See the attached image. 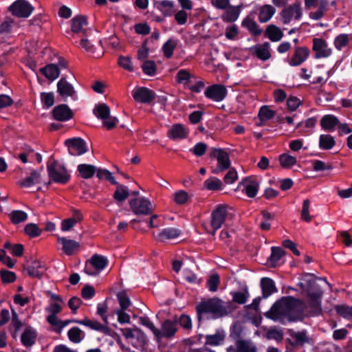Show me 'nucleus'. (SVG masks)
I'll return each instance as SVG.
<instances>
[{
  "label": "nucleus",
  "mask_w": 352,
  "mask_h": 352,
  "mask_svg": "<svg viewBox=\"0 0 352 352\" xmlns=\"http://www.w3.org/2000/svg\"><path fill=\"white\" fill-rule=\"evenodd\" d=\"M96 175L100 179H106L112 184H117V182L114 177L112 176L111 173L108 170L98 168L96 169Z\"/></svg>",
  "instance_id": "obj_54"
},
{
  "label": "nucleus",
  "mask_w": 352,
  "mask_h": 352,
  "mask_svg": "<svg viewBox=\"0 0 352 352\" xmlns=\"http://www.w3.org/2000/svg\"><path fill=\"white\" fill-rule=\"evenodd\" d=\"M181 231L177 228H168L163 229L158 234V238L161 241L168 239H173L179 236Z\"/></svg>",
  "instance_id": "obj_37"
},
{
  "label": "nucleus",
  "mask_w": 352,
  "mask_h": 352,
  "mask_svg": "<svg viewBox=\"0 0 352 352\" xmlns=\"http://www.w3.org/2000/svg\"><path fill=\"white\" fill-rule=\"evenodd\" d=\"M57 91L64 98L68 97L75 98L76 91L74 87L65 78H62L57 83Z\"/></svg>",
  "instance_id": "obj_16"
},
{
  "label": "nucleus",
  "mask_w": 352,
  "mask_h": 352,
  "mask_svg": "<svg viewBox=\"0 0 352 352\" xmlns=\"http://www.w3.org/2000/svg\"><path fill=\"white\" fill-rule=\"evenodd\" d=\"M94 113L97 118L102 120L110 115V109L105 103H101L95 107Z\"/></svg>",
  "instance_id": "obj_45"
},
{
  "label": "nucleus",
  "mask_w": 352,
  "mask_h": 352,
  "mask_svg": "<svg viewBox=\"0 0 352 352\" xmlns=\"http://www.w3.org/2000/svg\"><path fill=\"white\" fill-rule=\"evenodd\" d=\"M118 64L123 69L131 72L133 69V64L129 56H120L118 58Z\"/></svg>",
  "instance_id": "obj_64"
},
{
  "label": "nucleus",
  "mask_w": 352,
  "mask_h": 352,
  "mask_svg": "<svg viewBox=\"0 0 352 352\" xmlns=\"http://www.w3.org/2000/svg\"><path fill=\"white\" fill-rule=\"evenodd\" d=\"M77 169L80 176L83 179L92 177L96 170V168L94 166L85 164H79Z\"/></svg>",
  "instance_id": "obj_38"
},
{
  "label": "nucleus",
  "mask_w": 352,
  "mask_h": 352,
  "mask_svg": "<svg viewBox=\"0 0 352 352\" xmlns=\"http://www.w3.org/2000/svg\"><path fill=\"white\" fill-rule=\"evenodd\" d=\"M129 206L131 210L138 215L151 214L154 206L152 203L144 197L132 199L129 201Z\"/></svg>",
  "instance_id": "obj_9"
},
{
  "label": "nucleus",
  "mask_w": 352,
  "mask_h": 352,
  "mask_svg": "<svg viewBox=\"0 0 352 352\" xmlns=\"http://www.w3.org/2000/svg\"><path fill=\"white\" fill-rule=\"evenodd\" d=\"M37 333L34 329L31 327H27L23 330V346L26 347L32 346L36 342Z\"/></svg>",
  "instance_id": "obj_29"
},
{
  "label": "nucleus",
  "mask_w": 352,
  "mask_h": 352,
  "mask_svg": "<svg viewBox=\"0 0 352 352\" xmlns=\"http://www.w3.org/2000/svg\"><path fill=\"white\" fill-rule=\"evenodd\" d=\"M134 100L141 103H149L155 98V94L146 87H138L132 92Z\"/></svg>",
  "instance_id": "obj_14"
},
{
  "label": "nucleus",
  "mask_w": 352,
  "mask_h": 352,
  "mask_svg": "<svg viewBox=\"0 0 352 352\" xmlns=\"http://www.w3.org/2000/svg\"><path fill=\"white\" fill-rule=\"evenodd\" d=\"M271 250L272 254L269 261L272 267H276L280 258L285 256V252L280 247H272Z\"/></svg>",
  "instance_id": "obj_39"
},
{
  "label": "nucleus",
  "mask_w": 352,
  "mask_h": 352,
  "mask_svg": "<svg viewBox=\"0 0 352 352\" xmlns=\"http://www.w3.org/2000/svg\"><path fill=\"white\" fill-rule=\"evenodd\" d=\"M337 313L345 318H352V307L347 305H337L335 307Z\"/></svg>",
  "instance_id": "obj_57"
},
{
  "label": "nucleus",
  "mask_w": 352,
  "mask_h": 352,
  "mask_svg": "<svg viewBox=\"0 0 352 352\" xmlns=\"http://www.w3.org/2000/svg\"><path fill=\"white\" fill-rule=\"evenodd\" d=\"M269 49L270 44L268 43H265L263 45L254 46L251 48V50L252 53L257 56V58L263 60H266L271 56Z\"/></svg>",
  "instance_id": "obj_24"
},
{
  "label": "nucleus",
  "mask_w": 352,
  "mask_h": 352,
  "mask_svg": "<svg viewBox=\"0 0 352 352\" xmlns=\"http://www.w3.org/2000/svg\"><path fill=\"white\" fill-rule=\"evenodd\" d=\"M276 10L271 5H265L260 8L258 20L261 23L267 22L275 14Z\"/></svg>",
  "instance_id": "obj_32"
},
{
  "label": "nucleus",
  "mask_w": 352,
  "mask_h": 352,
  "mask_svg": "<svg viewBox=\"0 0 352 352\" xmlns=\"http://www.w3.org/2000/svg\"><path fill=\"white\" fill-rule=\"evenodd\" d=\"M243 184L244 186L243 190L248 197H255L259 186L258 182L256 179L248 178L243 181Z\"/></svg>",
  "instance_id": "obj_26"
},
{
  "label": "nucleus",
  "mask_w": 352,
  "mask_h": 352,
  "mask_svg": "<svg viewBox=\"0 0 352 352\" xmlns=\"http://www.w3.org/2000/svg\"><path fill=\"white\" fill-rule=\"evenodd\" d=\"M228 219H232V214L228 212V208L226 205H218L212 212L210 226L211 231H208L212 235L215 234V232L219 230Z\"/></svg>",
  "instance_id": "obj_4"
},
{
  "label": "nucleus",
  "mask_w": 352,
  "mask_h": 352,
  "mask_svg": "<svg viewBox=\"0 0 352 352\" xmlns=\"http://www.w3.org/2000/svg\"><path fill=\"white\" fill-rule=\"evenodd\" d=\"M120 308L119 309L126 310L131 305L129 298L124 292H120L117 295Z\"/></svg>",
  "instance_id": "obj_56"
},
{
  "label": "nucleus",
  "mask_w": 352,
  "mask_h": 352,
  "mask_svg": "<svg viewBox=\"0 0 352 352\" xmlns=\"http://www.w3.org/2000/svg\"><path fill=\"white\" fill-rule=\"evenodd\" d=\"M305 281L307 282V288L303 283H300L298 285L307 292V304L314 312L320 311V300L323 292L320 287L316 283V278L312 274H307Z\"/></svg>",
  "instance_id": "obj_3"
},
{
  "label": "nucleus",
  "mask_w": 352,
  "mask_h": 352,
  "mask_svg": "<svg viewBox=\"0 0 352 352\" xmlns=\"http://www.w3.org/2000/svg\"><path fill=\"white\" fill-rule=\"evenodd\" d=\"M12 317L11 320L12 327V335L13 338L19 337L21 342H22V333H19L21 329V322L19 320V317L14 309L11 307Z\"/></svg>",
  "instance_id": "obj_34"
},
{
  "label": "nucleus",
  "mask_w": 352,
  "mask_h": 352,
  "mask_svg": "<svg viewBox=\"0 0 352 352\" xmlns=\"http://www.w3.org/2000/svg\"><path fill=\"white\" fill-rule=\"evenodd\" d=\"M289 340L293 346H301L309 341V338L305 331H293L290 333Z\"/></svg>",
  "instance_id": "obj_33"
},
{
  "label": "nucleus",
  "mask_w": 352,
  "mask_h": 352,
  "mask_svg": "<svg viewBox=\"0 0 352 352\" xmlns=\"http://www.w3.org/2000/svg\"><path fill=\"white\" fill-rule=\"evenodd\" d=\"M279 162L283 168H288L296 163V158L294 156L285 153L280 155Z\"/></svg>",
  "instance_id": "obj_53"
},
{
  "label": "nucleus",
  "mask_w": 352,
  "mask_h": 352,
  "mask_svg": "<svg viewBox=\"0 0 352 352\" xmlns=\"http://www.w3.org/2000/svg\"><path fill=\"white\" fill-rule=\"evenodd\" d=\"M9 11L14 16L22 17V0H16L10 7Z\"/></svg>",
  "instance_id": "obj_60"
},
{
  "label": "nucleus",
  "mask_w": 352,
  "mask_h": 352,
  "mask_svg": "<svg viewBox=\"0 0 352 352\" xmlns=\"http://www.w3.org/2000/svg\"><path fill=\"white\" fill-rule=\"evenodd\" d=\"M338 124L339 120L333 115H326L320 120L322 128L329 131H333Z\"/></svg>",
  "instance_id": "obj_28"
},
{
  "label": "nucleus",
  "mask_w": 352,
  "mask_h": 352,
  "mask_svg": "<svg viewBox=\"0 0 352 352\" xmlns=\"http://www.w3.org/2000/svg\"><path fill=\"white\" fill-rule=\"evenodd\" d=\"M24 231L30 238H34L40 236L43 230L35 223H28L25 226Z\"/></svg>",
  "instance_id": "obj_49"
},
{
  "label": "nucleus",
  "mask_w": 352,
  "mask_h": 352,
  "mask_svg": "<svg viewBox=\"0 0 352 352\" xmlns=\"http://www.w3.org/2000/svg\"><path fill=\"white\" fill-rule=\"evenodd\" d=\"M236 345V352H256V346L250 342L238 340Z\"/></svg>",
  "instance_id": "obj_48"
},
{
  "label": "nucleus",
  "mask_w": 352,
  "mask_h": 352,
  "mask_svg": "<svg viewBox=\"0 0 352 352\" xmlns=\"http://www.w3.org/2000/svg\"><path fill=\"white\" fill-rule=\"evenodd\" d=\"M45 311L49 314L46 320L49 324L52 325L58 319L57 314L62 311V306L58 302H51L45 308Z\"/></svg>",
  "instance_id": "obj_23"
},
{
  "label": "nucleus",
  "mask_w": 352,
  "mask_h": 352,
  "mask_svg": "<svg viewBox=\"0 0 352 352\" xmlns=\"http://www.w3.org/2000/svg\"><path fill=\"white\" fill-rule=\"evenodd\" d=\"M242 5L238 6H230L224 14L222 15V19L226 22H234L237 20L241 12Z\"/></svg>",
  "instance_id": "obj_27"
},
{
  "label": "nucleus",
  "mask_w": 352,
  "mask_h": 352,
  "mask_svg": "<svg viewBox=\"0 0 352 352\" xmlns=\"http://www.w3.org/2000/svg\"><path fill=\"white\" fill-rule=\"evenodd\" d=\"M242 25L254 35H259L261 33V30L258 28L256 21L249 17L243 21Z\"/></svg>",
  "instance_id": "obj_50"
},
{
  "label": "nucleus",
  "mask_w": 352,
  "mask_h": 352,
  "mask_svg": "<svg viewBox=\"0 0 352 352\" xmlns=\"http://www.w3.org/2000/svg\"><path fill=\"white\" fill-rule=\"evenodd\" d=\"M120 331L122 332V336L126 339H132L134 338H137L139 340H141L144 342L145 338V335L144 332L139 328L135 327L134 329L131 328H123L120 329Z\"/></svg>",
  "instance_id": "obj_30"
},
{
  "label": "nucleus",
  "mask_w": 352,
  "mask_h": 352,
  "mask_svg": "<svg viewBox=\"0 0 352 352\" xmlns=\"http://www.w3.org/2000/svg\"><path fill=\"white\" fill-rule=\"evenodd\" d=\"M192 75L188 70L181 69L177 74L176 81L177 83L185 85L190 81Z\"/></svg>",
  "instance_id": "obj_55"
},
{
  "label": "nucleus",
  "mask_w": 352,
  "mask_h": 352,
  "mask_svg": "<svg viewBox=\"0 0 352 352\" xmlns=\"http://www.w3.org/2000/svg\"><path fill=\"white\" fill-rule=\"evenodd\" d=\"M336 144L333 137L330 135H321L320 136L319 146L322 149L329 150Z\"/></svg>",
  "instance_id": "obj_44"
},
{
  "label": "nucleus",
  "mask_w": 352,
  "mask_h": 352,
  "mask_svg": "<svg viewBox=\"0 0 352 352\" xmlns=\"http://www.w3.org/2000/svg\"><path fill=\"white\" fill-rule=\"evenodd\" d=\"M261 287L263 298H267L277 292L274 281L270 278H263L261 280Z\"/></svg>",
  "instance_id": "obj_25"
},
{
  "label": "nucleus",
  "mask_w": 352,
  "mask_h": 352,
  "mask_svg": "<svg viewBox=\"0 0 352 352\" xmlns=\"http://www.w3.org/2000/svg\"><path fill=\"white\" fill-rule=\"evenodd\" d=\"M4 248L10 251V253L15 256H22V245L14 244L12 245L10 242H6L4 244Z\"/></svg>",
  "instance_id": "obj_58"
},
{
  "label": "nucleus",
  "mask_w": 352,
  "mask_h": 352,
  "mask_svg": "<svg viewBox=\"0 0 352 352\" xmlns=\"http://www.w3.org/2000/svg\"><path fill=\"white\" fill-rule=\"evenodd\" d=\"M68 338L74 343H79L85 337V333L78 327H73L68 331Z\"/></svg>",
  "instance_id": "obj_46"
},
{
  "label": "nucleus",
  "mask_w": 352,
  "mask_h": 352,
  "mask_svg": "<svg viewBox=\"0 0 352 352\" xmlns=\"http://www.w3.org/2000/svg\"><path fill=\"white\" fill-rule=\"evenodd\" d=\"M41 72L50 80L56 79L60 74L59 67L56 64H49L41 69Z\"/></svg>",
  "instance_id": "obj_31"
},
{
  "label": "nucleus",
  "mask_w": 352,
  "mask_h": 352,
  "mask_svg": "<svg viewBox=\"0 0 352 352\" xmlns=\"http://www.w3.org/2000/svg\"><path fill=\"white\" fill-rule=\"evenodd\" d=\"M156 8L163 13L164 15H170L173 11V2L168 0H164L155 3Z\"/></svg>",
  "instance_id": "obj_43"
},
{
  "label": "nucleus",
  "mask_w": 352,
  "mask_h": 352,
  "mask_svg": "<svg viewBox=\"0 0 352 352\" xmlns=\"http://www.w3.org/2000/svg\"><path fill=\"white\" fill-rule=\"evenodd\" d=\"M40 268H41L40 263L37 261H34L32 262L31 265H28L25 268V271L29 276L41 278V273L39 271Z\"/></svg>",
  "instance_id": "obj_47"
},
{
  "label": "nucleus",
  "mask_w": 352,
  "mask_h": 352,
  "mask_svg": "<svg viewBox=\"0 0 352 352\" xmlns=\"http://www.w3.org/2000/svg\"><path fill=\"white\" fill-rule=\"evenodd\" d=\"M225 333L223 331H217L213 335L206 336L205 344L218 346L220 345L225 339Z\"/></svg>",
  "instance_id": "obj_36"
},
{
  "label": "nucleus",
  "mask_w": 352,
  "mask_h": 352,
  "mask_svg": "<svg viewBox=\"0 0 352 352\" xmlns=\"http://www.w3.org/2000/svg\"><path fill=\"white\" fill-rule=\"evenodd\" d=\"M87 21L85 16L78 15L72 19V30L76 34L85 35L87 32Z\"/></svg>",
  "instance_id": "obj_18"
},
{
  "label": "nucleus",
  "mask_w": 352,
  "mask_h": 352,
  "mask_svg": "<svg viewBox=\"0 0 352 352\" xmlns=\"http://www.w3.org/2000/svg\"><path fill=\"white\" fill-rule=\"evenodd\" d=\"M69 153L72 155H80L87 151L85 142L80 138H74L65 140Z\"/></svg>",
  "instance_id": "obj_12"
},
{
  "label": "nucleus",
  "mask_w": 352,
  "mask_h": 352,
  "mask_svg": "<svg viewBox=\"0 0 352 352\" xmlns=\"http://www.w3.org/2000/svg\"><path fill=\"white\" fill-rule=\"evenodd\" d=\"M41 21L40 15H36L30 19L23 20V28H25L28 32L39 30L41 28Z\"/></svg>",
  "instance_id": "obj_35"
},
{
  "label": "nucleus",
  "mask_w": 352,
  "mask_h": 352,
  "mask_svg": "<svg viewBox=\"0 0 352 352\" xmlns=\"http://www.w3.org/2000/svg\"><path fill=\"white\" fill-rule=\"evenodd\" d=\"M74 322L87 326L91 329L100 331L106 335H109L110 333V329L107 326L101 324L97 320H90L87 318H85L84 320L74 321Z\"/></svg>",
  "instance_id": "obj_20"
},
{
  "label": "nucleus",
  "mask_w": 352,
  "mask_h": 352,
  "mask_svg": "<svg viewBox=\"0 0 352 352\" xmlns=\"http://www.w3.org/2000/svg\"><path fill=\"white\" fill-rule=\"evenodd\" d=\"M266 33L268 38L274 42L280 41L283 36L281 30L274 25H270L267 28Z\"/></svg>",
  "instance_id": "obj_42"
},
{
  "label": "nucleus",
  "mask_w": 352,
  "mask_h": 352,
  "mask_svg": "<svg viewBox=\"0 0 352 352\" xmlns=\"http://www.w3.org/2000/svg\"><path fill=\"white\" fill-rule=\"evenodd\" d=\"M219 283L220 279L219 275L217 274L211 275L207 281L208 289L210 292H216L218 289Z\"/></svg>",
  "instance_id": "obj_62"
},
{
  "label": "nucleus",
  "mask_w": 352,
  "mask_h": 352,
  "mask_svg": "<svg viewBox=\"0 0 352 352\" xmlns=\"http://www.w3.org/2000/svg\"><path fill=\"white\" fill-rule=\"evenodd\" d=\"M42 176L41 171L38 170H30L25 172L23 177V192H35L41 189Z\"/></svg>",
  "instance_id": "obj_6"
},
{
  "label": "nucleus",
  "mask_w": 352,
  "mask_h": 352,
  "mask_svg": "<svg viewBox=\"0 0 352 352\" xmlns=\"http://www.w3.org/2000/svg\"><path fill=\"white\" fill-rule=\"evenodd\" d=\"M176 324L170 320L164 321L160 330V334L157 337V341H160L163 338H170L173 337L177 331Z\"/></svg>",
  "instance_id": "obj_17"
},
{
  "label": "nucleus",
  "mask_w": 352,
  "mask_h": 352,
  "mask_svg": "<svg viewBox=\"0 0 352 352\" xmlns=\"http://www.w3.org/2000/svg\"><path fill=\"white\" fill-rule=\"evenodd\" d=\"M276 112L267 106H263L258 112V118L261 122L267 121L274 117Z\"/></svg>",
  "instance_id": "obj_51"
},
{
  "label": "nucleus",
  "mask_w": 352,
  "mask_h": 352,
  "mask_svg": "<svg viewBox=\"0 0 352 352\" xmlns=\"http://www.w3.org/2000/svg\"><path fill=\"white\" fill-rule=\"evenodd\" d=\"M188 130L181 124H175L168 130L167 135L173 140L184 139L188 137Z\"/></svg>",
  "instance_id": "obj_21"
},
{
  "label": "nucleus",
  "mask_w": 352,
  "mask_h": 352,
  "mask_svg": "<svg viewBox=\"0 0 352 352\" xmlns=\"http://www.w3.org/2000/svg\"><path fill=\"white\" fill-rule=\"evenodd\" d=\"M309 55V50L305 47H299L295 49L294 55L289 60L292 66H298L305 62Z\"/></svg>",
  "instance_id": "obj_19"
},
{
  "label": "nucleus",
  "mask_w": 352,
  "mask_h": 352,
  "mask_svg": "<svg viewBox=\"0 0 352 352\" xmlns=\"http://www.w3.org/2000/svg\"><path fill=\"white\" fill-rule=\"evenodd\" d=\"M177 44L178 41L176 39L170 38L163 45L162 51L166 58H170L172 57Z\"/></svg>",
  "instance_id": "obj_40"
},
{
  "label": "nucleus",
  "mask_w": 352,
  "mask_h": 352,
  "mask_svg": "<svg viewBox=\"0 0 352 352\" xmlns=\"http://www.w3.org/2000/svg\"><path fill=\"white\" fill-rule=\"evenodd\" d=\"M302 15L300 3H294L285 8L280 13V19L284 24H288L292 19L298 20Z\"/></svg>",
  "instance_id": "obj_10"
},
{
  "label": "nucleus",
  "mask_w": 352,
  "mask_h": 352,
  "mask_svg": "<svg viewBox=\"0 0 352 352\" xmlns=\"http://www.w3.org/2000/svg\"><path fill=\"white\" fill-rule=\"evenodd\" d=\"M227 94L226 88L219 84L209 86L205 91V96L214 101L219 102L223 100Z\"/></svg>",
  "instance_id": "obj_13"
},
{
  "label": "nucleus",
  "mask_w": 352,
  "mask_h": 352,
  "mask_svg": "<svg viewBox=\"0 0 352 352\" xmlns=\"http://www.w3.org/2000/svg\"><path fill=\"white\" fill-rule=\"evenodd\" d=\"M310 201L305 199L302 203V208L301 210V219L306 221L310 222L311 221V217L309 214Z\"/></svg>",
  "instance_id": "obj_59"
},
{
  "label": "nucleus",
  "mask_w": 352,
  "mask_h": 352,
  "mask_svg": "<svg viewBox=\"0 0 352 352\" xmlns=\"http://www.w3.org/2000/svg\"><path fill=\"white\" fill-rule=\"evenodd\" d=\"M53 117L55 120L64 122L70 120L73 116L72 110L67 105L62 104L56 106L52 111Z\"/></svg>",
  "instance_id": "obj_15"
},
{
  "label": "nucleus",
  "mask_w": 352,
  "mask_h": 352,
  "mask_svg": "<svg viewBox=\"0 0 352 352\" xmlns=\"http://www.w3.org/2000/svg\"><path fill=\"white\" fill-rule=\"evenodd\" d=\"M312 50L316 58H328L332 54V49L329 47L327 41L320 38L313 39Z\"/></svg>",
  "instance_id": "obj_11"
},
{
  "label": "nucleus",
  "mask_w": 352,
  "mask_h": 352,
  "mask_svg": "<svg viewBox=\"0 0 352 352\" xmlns=\"http://www.w3.org/2000/svg\"><path fill=\"white\" fill-rule=\"evenodd\" d=\"M142 70L144 74L153 76L156 73V65L153 60H146L142 66Z\"/></svg>",
  "instance_id": "obj_61"
},
{
  "label": "nucleus",
  "mask_w": 352,
  "mask_h": 352,
  "mask_svg": "<svg viewBox=\"0 0 352 352\" xmlns=\"http://www.w3.org/2000/svg\"><path fill=\"white\" fill-rule=\"evenodd\" d=\"M350 36L346 34H342L337 36L334 40V45L337 50H341L343 47L348 45Z\"/></svg>",
  "instance_id": "obj_52"
},
{
  "label": "nucleus",
  "mask_w": 352,
  "mask_h": 352,
  "mask_svg": "<svg viewBox=\"0 0 352 352\" xmlns=\"http://www.w3.org/2000/svg\"><path fill=\"white\" fill-rule=\"evenodd\" d=\"M47 170L50 179L54 182L66 184L70 179V175L65 167L56 161L48 162Z\"/></svg>",
  "instance_id": "obj_5"
},
{
  "label": "nucleus",
  "mask_w": 352,
  "mask_h": 352,
  "mask_svg": "<svg viewBox=\"0 0 352 352\" xmlns=\"http://www.w3.org/2000/svg\"><path fill=\"white\" fill-rule=\"evenodd\" d=\"M210 157L217 160V166L212 172L214 174H219L230 168L231 162L228 153L222 148H211Z\"/></svg>",
  "instance_id": "obj_7"
},
{
  "label": "nucleus",
  "mask_w": 352,
  "mask_h": 352,
  "mask_svg": "<svg viewBox=\"0 0 352 352\" xmlns=\"http://www.w3.org/2000/svg\"><path fill=\"white\" fill-rule=\"evenodd\" d=\"M305 308L307 305L302 300L286 296L276 302L265 316L274 321L290 322L298 318Z\"/></svg>",
  "instance_id": "obj_1"
},
{
  "label": "nucleus",
  "mask_w": 352,
  "mask_h": 352,
  "mask_svg": "<svg viewBox=\"0 0 352 352\" xmlns=\"http://www.w3.org/2000/svg\"><path fill=\"white\" fill-rule=\"evenodd\" d=\"M107 263L106 257L95 254L86 262L84 271L88 275L95 276L104 270Z\"/></svg>",
  "instance_id": "obj_8"
},
{
  "label": "nucleus",
  "mask_w": 352,
  "mask_h": 352,
  "mask_svg": "<svg viewBox=\"0 0 352 352\" xmlns=\"http://www.w3.org/2000/svg\"><path fill=\"white\" fill-rule=\"evenodd\" d=\"M116 190L113 194V198L116 201L122 202L128 198L129 192L127 187L120 185L117 182Z\"/></svg>",
  "instance_id": "obj_41"
},
{
  "label": "nucleus",
  "mask_w": 352,
  "mask_h": 352,
  "mask_svg": "<svg viewBox=\"0 0 352 352\" xmlns=\"http://www.w3.org/2000/svg\"><path fill=\"white\" fill-rule=\"evenodd\" d=\"M57 239L58 242L62 244V249L67 255H72L80 248L79 243L74 240L60 236H58Z\"/></svg>",
  "instance_id": "obj_22"
},
{
  "label": "nucleus",
  "mask_w": 352,
  "mask_h": 352,
  "mask_svg": "<svg viewBox=\"0 0 352 352\" xmlns=\"http://www.w3.org/2000/svg\"><path fill=\"white\" fill-rule=\"evenodd\" d=\"M234 309V307L231 302H224L218 298L201 301L196 306L199 320L204 314H210L214 318H220L227 316Z\"/></svg>",
  "instance_id": "obj_2"
},
{
  "label": "nucleus",
  "mask_w": 352,
  "mask_h": 352,
  "mask_svg": "<svg viewBox=\"0 0 352 352\" xmlns=\"http://www.w3.org/2000/svg\"><path fill=\"white\" fill-rule=\"evenodd\" d=\"M174 201L177 204H184L188 199V195L185 190H178L174 193Z\"/></svg>",
  "instance_id": "obj_63"
}]
</instances>
